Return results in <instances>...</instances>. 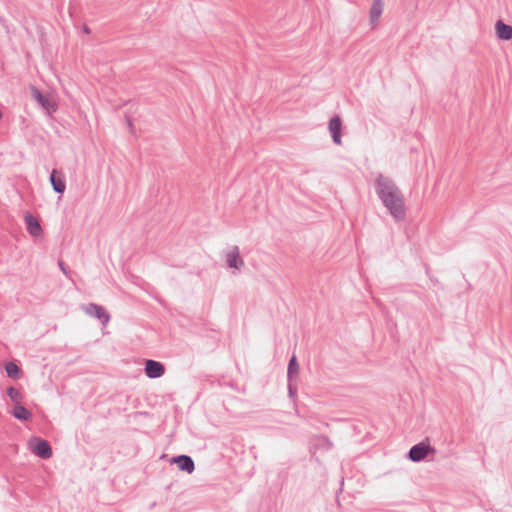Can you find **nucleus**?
<instances>
[{
  "label": "nucleus",
  "mask_w": 512,
  "mask_h": 512,
  "mask_svg": "<svg viewBox=\"0 0 512 512\" xmlns=\"http://www.w3.org/2000/svg\"><path fill=\"white\" fill-rule=\"evenodd\" d=\"M374 187L377 196L393 219L396 222L404 221L406 218L405 200L395 182L391 178L379 174L374 181Z\"/></svg>",
  "instance_id": "obj_1"
},
{
  "label": "nucleus",
  "mask_w": 512,
  "mask_h": 512,
  "mask_svg": "<svg viewBox=\"0 0 512 512\" xmlns=\"http://www.w3.org/2000/svg\"><path fill=\"white\" fill-rule=\"evenodd\" d=\"M435 449L426 441L413 445L408 452V459L412 462L423 461L429 453H434Z\"/></svg>",
  "instance_id": "obj_2"
},
{
  "label": "nucleus",
  "mask_w": 512,
  "mask_h": 512,
  "mask_svg": "<svg viewBox=\"0 0 512 512\" xmlns=\"http://www.w3.org/2000/svg\"><path fill=\"white\" fill-rule=\"evenodd\" d=\"M30 446L32 452L42 459H48L52 456V448L49 442L42 438L32 439L30 441Z\"/></svg>",
  "instance_id": "obj_3"
},
{
  "label": "nucleus",
  "mask_w": 512,
  "mask_h": 512,
  "mask_svg": "<svg viewBox=\"0 0 512 512\" xmlns=\"http://www.w3.org/2000/svg\"><path fill=\"white\" fill-rule=\"evenodd\" d=\"M84 311L86 312V314L100 320L103 325H106L110 319V316L107 313V311L105 310V308L103 306L95 304V303L88 304L84 308Z\"/></svg>",
  "instance_id": "obj_4"
},
{
  "label": "nucleus",
  "mask_w": 512,
  "mask_h": 512,
  "mask_svg": "<svg viewBox=\"0 0 512 512\" xmlns=\"http://www.w3.org/2000/svg\"><path fill=\"white\" fill-rule=\"evenodd\" d=\"M24 221L26 224V229L31 236L37 238L43 235V230L39 220L36 217H34L30 212L25 213Z\"/></svg>",
  "instance_id": "obj_5"
},
{
  "label": "nucleus",
  "mask_w": 512,
  "mask_h": 512,
  "mask_svg": "<svg viewBox=\"0 0 512 512\" xmlns=\"http://www.w3.org/2000/svg\"><path fill=\"white\" fill-rule=\"evenodd\" d=\"M31 95L39 103V105L48 112L56 111V104L51 101L47 96H44L41 91L35 86H31Z\"/></svg>",
  "instance_id": "obj_6"
},
{
  "label": "nucleus",
  "mask_w": 512,
  "mask_h": 512,
  "mask_svg": "<svg viewBox=\"0 0 512 512\" xmlns=\"http://www.w3.org/2000/svg\"><path fill=\"white\" fill-rule=\"evenodd\" d=\"M165 373V367L161 362L155 360H147L145 364V374L147 377L155 379L161 377Z\"/></svg>",
  "instance_id": "obj_7"
},
{
  "label": "nucleus",
  "mask_w": 512,
  "mask_h": 512,
  "mask_svg": "<svg viewBox=\"0 0 512 512\" xmlns=\"http://www.w3.org/2000/svg\"><path fill=\"white\" fill-rule=\"evenodd\" d=\"M49 180H50L53 190L56 193H59V194L64 193V191L66 189V183H65L64 174L61 171H58L57 169H53L50 174Z\"/></svg>",
  "instance_id": "obj_8"
},
{
  "label": "nucleus",
  "mask_w": 512,
  "mask_h": 512,
  "mask_svg": "<svg viewBox=\"0 0 512 512\" xmlns=\"http://www.w3.org/2000/svg\"><path fill=\"white\" fill-rule=\"evenodd\" d=\"M171 463H175L178 465V468L181 470V471H184V472H187L189 474H191L194 470H195V464H194V461L193 459L188 456V455H178V456H174L172 459H171Z\"/></svg>",
  "instance_id": "obj_9"
},
{
  "label": "nucleus",
  "mask_w": 512,
  "mask_h": 512,
  "mask_svg": "<svg viewBox=\"0 0 512 512\" xmlns=\"http://www.w3.org/2000/svg\"><path fill=\"white\" fill-rule=\"evenodd\" d=\"M329 131L331 133V137L333 142L336 145L341 144V131H342V120L340 116L335 115L329 121Z\"/></svg>",
  "instance_id": "obj_10"
},
{
  "label": "nucleus",
  "mask_w": 512,
  "mask_h": 512,
  "mask_svg": "<svg viewBox=\"0 0 512 512\" xmlns=\"http://www.w3.org/2000/svg\"><path fill=\"white\" fill-rule=\"evenodd\" d=\"M226 262L230 268L240 269L244 266V261L240 257L238 246H233L231 251L226 254Z\"/></svg>",
  "instance_id": "obj_11"
},
{
  "label": "nucleus",
  "mask_w": 512,
  "mask_h": 512,
  "mask_svg": "<svg viewBox=\"0 0 512 512\" xmlns=\"http://www.w3.org/2000/svg\"><path fill=\"white\" fill-rule=\"evenodd\" d=\"M383 13V2L382 0H373V3L369 10V21L372 28H375L378 21Z\"/></svg>",
  "instance_id": "obj_12"
},
{
  "label": "nucleus",
  "mask_w": 512,
  "mask_h": 512,
  "mask_svg": "<svg viewBox=\"0 0 512 512\" xmlns=\"http://www.w3.org/2000/svg\"><path fill=\"white\" fill-rule=\"evenodd\" d=\"M497 37L501 40H510L512 38V26L498 20L495 24Z\"/></svg>",
  "instance_id": "obj_13"
},
{
  "label": "nucleus",
  "mask_w": 512,
  "mask_h": 512,
  "mask_svg": "<svg viewBox=\"0 0 512 512\" xmlns=\"http://www.w3.org/2000/svg\"><path fill=\"white\" fill-rule=\"evenodd\" d=\"M312 446L315 449H320V450L328 451V450H330L332 448L333 444L329 440L328 437L320 435V436H316V437L313 438Z\"/></svg>",
  "instance_id": "obj_14"
},
{
  "label": "nucleus",
  "mask_w": 512,
  "mask_h": 512,
  "mask_svg": "<svg viewBox=\"0 0 512 512\" xmlns=\"http://www.w3.org/2000/svg\"><path fill=\"white\" fill-rule=\"evenodd\" d=\"M12 415L16 419L22 421H28L32 417L31 412L28 409H26L23 405H21L20 402L17 403L16 406L14 407Z\"/></svg>",
  "instance_id": "obj_15"
},
{
  "label": "nucleus",
  "mask_w": 512,
  "mask_h": 512,
  "mask_svg": "<svg viewBox=\"0 0 512 512\" xmlns=\"http://www.w3.org/2000/svg\"><path fill=\"white\" fill-rule=\"evenodd\" d=\"M298 372H299V364H298L296 356L293 355L290 358L289 363H288L287 379L293 380L298 375Z\"/></svg>",
  "instance_id": "obj_16"
},
{
  "label": "nucleus",
  "mask_w": 512,
  "mask_h": 512,
  "mask_svg": "<svg viewBox=\"0 0 512 512\" xmlns=\"http://www.w3.org/2000/svg\"><path fill=\"white\" fill-rule=\"evenodd\" d=\"M5 370L10 378L18 379L20 377L21 370L14 362H8L5 366Z\"/></svg>",
  "instance_id": "obj_17"
},
{
  "label": "nucleus",
  "mask_w": 512,
  "mask_h": 512,
  "mask_svg": "<svg viewBox=\"0 0 512 512\" xmlns=\"http://www.w3.org/2000/svg\"><path fill=\"white\" fill-rule=\"evenodd\" d=\"M7 395L11 399V401L15 402L16 404L22 400L21 392L14 388L13 386H10L7 389Z\"/></svg>",
  "instance_id": "obj_18"
},
{
  "label": "nucleus",
  "mask_w": 512,
  "mask_h": 512,
  "mask_svg": "<svg viewBox=\"0 0 512 512\" xmlns=\"http://www.w3.org/2000/svg\"><path fill=\"white\" fill-rule=\"evenodd\" d=\"M293 380H288V394L290 398H295L297 394V387L293 385Z\"/></svg>",
  "instance_id": "obj_19"
},
{
  "label": "nucleus",
  "mask_w": 512,
  "mask_h": 512,
  "mask_svg": "<svg viewBox=\"0 0 512 512\" xmlns=\"http://www.w3.org/2000/svg\"><path fill=\"white\" fill-rule=\"evenodd\" d=\"M58 266L66 277L71 278V271L69 270V268L65 265V263L63 261L59 260Z\"/></svg>",
  "instance_id": "obj_20"
},
{
  "label": "nucleus",
  "mask_w": 512,
  "mask_h": 512,
  "mask_svg": "<svg viewBox=\"0 0 512 512\" xmlns=\"http://www.w3.org/2000/svg\"><path fill=\"white\" fill-rule=\"evenodd\" d=\"M83 32L86 33V34L90 33V29H89V27L87 25H84Z\"/></svg>",
  "instance_id": "obj_21"
},
{
  "label": "nucleus",
  "mask_w": 512,
  "mask_h": 512,
  "mask_svg": "<svg viewBox=\"0 0 512 512\" xmlns=\"http://www.w3.org/2000/svg\"><path fill=\"white\" fill-rule=\"evenodd\" d=\"M127 122H128V125L131 127L132 123H131V120L129 118H127Z\"/></svg>",
  "instance_id": "obj_22"
}]
</instances>
